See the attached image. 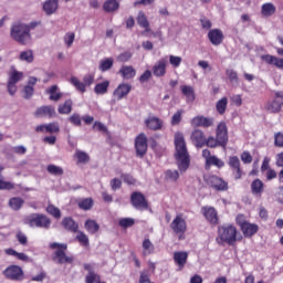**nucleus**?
<instances>
[{
    "label": "nucleus",
    "mask_w": 283,
    "mask_h": 283,
    "mask_svg": "<svg viewBox=\"0 0 283 283\" xmlns=\"http://www.w3.org/2000/svg\"><path fill=\"white\" fill-rule=\"evenodd\" d=\"M175 158L178 169L181 174H185L189 169L191 159L189 158V151L187 150V143L185 142V135L182 133L175 134Z\"/></svg>",
    "instance_id": "f257e3e1"
},
{
    "label": "nucleus",
    "mask_w": 283,
    "mask_h": 283,
    "mask_svg": "<svg viewBox=\"0 0 283 283\" xmlns=\"http://www.w3.org/2000/svg\"><path fill=\"white\" fill-rule=\"evenodd\" d=\"M10 38L20 45H30L32 43V34L28 24L18 21L13 22L10 28Z\"/></svg>",
    "instance_id": "f03ea898"
},
{
    "label": "nucleus",
    "mask_w": 283,
    "mask_h": 283,
    "mask_svg": "<svg viewBox=\"0 0 283 283\" xmlns=\"http://www.w3.org/2000/svg\"><path fill=\"white\" fill-rule=\"evenodd\" d=\"M218 244H230L233 247L235 242H238V229L234 226H221L218 229V237H217Z\"/></svg>",
    "instance_id": "7ed1b4c3"
},
{
    "label": "nucleus",
    "mask_w": 283,
    "mask_h": 283,
    "mask_svg": "<svg viewBox=\"0 0 283 283\" xmlns=\"http://www.w3.org/2000/svg\"><path fill=\"white\" fill-rule=\"evenodd\" d=\"M25 224H29L32 229H50L52 226V219L45 214L33 213L25 219Z\"/></svg>",
    "instance_id": "20e7f679"
},
{
    "label": "nucleus",
    "mask_w": 283,
    "mask_h": 283,
    "mask_svg": "<svg viewBox=\"0 0 283 283\" xmlns=\"http://www.w3.org/2000/svg\"><path fill=\"white\" fill-rule=\"evenodd\" d=\"M50 249H57L55 252V258L60 264H72L74 262V256H66L65 251H67V244L65 243H50Z\"/></svg>",
    "instance_id": "39448f33"
},
{
    "label": "nucleus",
    "mask_w": 283,
    "mask_h": 283,
    "mask_svg": "<svg viewBox=\"0 0 283 283\" xmlns=\"http://www.w3.org/2000/svg\"><path fill=\"white\" fill-rule=\"evenodd\" d=\"M2 273L7 280L12 282H21L24 277L23 269L19 265H9Z\"/></svg>",
    "instance_id": "423d86ee"
},
{
    "label": "nucleus",
    "mask_w": 283,
    "mask_h": 283,
    "mask_svg": "<svg viewBox=\"0 0 283 283\" xmlns=\"http://www.w3.org/2000/svg\"><path fill=\"white\" fill-rule=\"evenodd\" d=\"M202 158L206 160V169H209L211 166L218 167V169H222V167H224V161L212 155L209 149L202 150Z\"/></svg>",
    "instance_id": "0eeeda50"
},
{
    "label": "nucleus",
    "mask_w": 283,
    "mask_h": 283,
    "mask_svg": "<svg viewBox=\"0 0 283 283\" xmlns=\"http://www.w3.org/2000/svg\"><path fill=\"white\" fill-rule=\"evenodd\" d=\"M216 138L219 140L220 147H227L229 143V130L227 129V123L220 122L216 129Z\"/></svg>",
    "instance_id": "6e6552de"
},
{
    "label": "nucleus",
    "mask_w": 283,
    "mask_h": 283,
    "mask_svg": "<svg viewBox=\"0 0 283 283\" xmlns=\"http://www.w3.org/2000/svg\"><path fill=\"white\" fill-rule=\"evenodd\" d=\"M130 202L138 211H145V209L149 208L147 199H145V196L140 192H133L130 196Z\"/></svg>",
    "instance_id": "1a4fd4ad"
},
{
    "label": "nucleus",
    "mask_w": 283,
    "mask_h": 283,
    "mask_svg": "<svg viewBox=\"0 0 283 283\" xmlns=\"http://www.w3.org/2000/svg\"><path fill=\"white\" fill-rule=\"evenodd\" d=\"M207 184L212 188L216 189V191H227L229 189V184L224 181V179L212 175L208 177Z\"/></svg>",
    "instance_id": "9d476101"
},
{
    "label": "nucleus",
    "mask_w": 283,
    "mask_h": 283,
    "mask_svg": "<svg viewBox=\"0 0 283 283\" xmlns=\"http://www.w3.org/2000/svg\"><path fill=\"white\" fill-rule=\"evenodd\" d=\"M283 105V92L276 91L274 92V99L268 104V111L271 114H277L282 109Z\"/></svg>",
    "instance_id": "9b49d317"
},
{
    "label": "nucleus",
    "mask_w": 283,
    "mask_h": 283,
    "mask_svg": "<svg viewBox=\"0 0 283 283\" xmlns=\"http://www.w3.org/2000/svg\"><path fill=\"white\" fill-rule=\"evenodd\" d=\"M136 154L143 158L147 154V136L139 134L135 139Z\"/></svg>",
    "instance_id": "f8f14e48"
},
{
    "label": "nucleus",
    "mask_w": 283,
    "mask_h": 283,
    "mask_svg": "<svg viewBox=\"0 0 283 283\" xmlns=\"http://www.w3.org/2000/svg\"><path fill=\"white\" fill-rule=\"evenodd\" d=\"M170 228L175 233H185L187 231V220L182 214H177L170 223Z\"/></svg>",
    "instance_id": "ddd939ff"
},
{
    "label": "nucleus",
    "mask_w": 283,
    "mask_h": 283,
    "mask_svg": "<svg viewBox=\"0 0 283 283\" xmlns=\"http://www.w3.org/2000/svg\"><path fill=\"white\" fill-rule=\"evenodd\" d=\"M228 165L232 170L234 180H240V178H242V168L240 167V158L238 156L229 157Z\"/></svg>",
    "instance_id": "4468645a"
},
{
    "label": "nucleus",
    "mask_w": 283,
    "mask_h": 283,
    "mask_svg": "<svg viewBox=\"0 0 283 283\" xmlns=\"http://www.w3.org/2000/svg\"><path fill=\"white\" fill-rule=\"evenodd\" d=\"M132 92V85L122 83L113 92V101H123Z\"/></svg>",
    "instance_id": "2eb2a0df"
},
{
    "label": "nucleus",
    "mask_w": 283,
    "mask_h": 283,
    "mask_svg": "<svg viewBox=\"0 0 283 283\" xmlns=\"http://www.w3.org/2000/svg\"><path fill=\"white\" fill-rule=\"evenodd\" d=\"M153 74L158 78L165 76L167 74V57H163L158 60L153 66Z\"/></svg>",
    "instance_id": "dca6fc26"
},
{
    "label": "nucleus",
    "mask_w": 283,
    "mask_h": 283,
    "mask_svg": "<svg viewBox=\"0 0 283 283\" xmlns=\"http://www.w3.org/2000/svg\"><path fill=\"white\" fill-rule=\"evenodd\" d=\"M145 125L147 129H151L153 132H160V129H163V125H165V122L156 116H148L145 119Z\"/></svg>",
    "instance_id": "f3484780"
},
{
    "label": "nucleus",
    "mask_w": 283,
    "mask_h": 283,
    "mask_svg": "<svg viewBox=\"0 0 283 283\" xmlns=\"http://www.w3.org/2000/svg\"><path fill=\"white\" fill-rule=\"evenodd\" d=\"M260 60L263 63H266V65H274L279 70L283 69V59H280V57H277L275 55L263 54V55H260Z\"/></svg>",
    "instance_id": "a211bd4d"
},
{
    "label": "nucleus",
    "mask_w": 283,
    "mask_h": 283,
    "mask_svg": "<svg viewBox=\"0 0 283 283\" xmlns=\"http://www.w3.org/2000/svg\"><path fill=\"white\" fill-rule=\"evenodd\" d=\"M201 211L210 224H218V211H216V208L206 206L201 208Z\"/></svg>",
    "instance_id": "6ab92c4d"
},
{
    "label": "nucleus",
    "mask_w": 283,
    "mask_h": 283,
    "mask_svg": "<svg viewBox=\"0 0 283 283\" xmlns=\"http://www.w3.org/2000/svg\"><path fill=\"white\" fill-rule=\"evenodd\" d=\"M189 253L186 251H177L174 253V262L178 266V271H182L187 264Z\"/></svg>",
    "instance_id": "aec40b11"
},
{
    "label": "nucleus",
    "mask_w": 283,
    "mask_h": 283,
    "mask_svg": "<svg viewBox=\"0 0 283 283\" xmlns=\"http://www.w3.org/2000/svg\"><path fill=\"white\" fill-rule=\"evenodd\" d=\"M208 39L212 45H220L224 41V33L220 29H212L208 32Z\"/></svg>",
    "instance_id": "412c9836"
},
{
    "label": "nucleus",
    "mask_w": 283,
    "mask_h": 283,
    "mask_svg": "<svg viewBox=\"0 0 283 283\" xmlns=\"http://www.w3.org/2000/svg\"><path fill=\"white\" fill-rule=\"evenodd\" d=\"M214 123L213 117L197 116L192 118V127H212Z\"/></svg>",
    "instance_id": "4be33fe9"
},
{
    "label": "nucleus",
    "mask_w": 283,
    "mask_h": 283,
    "mask_svg": "<svg viewBox=\"0 0 283 283\" xmlns=\"http://www.w3.org/2000/svg\"><path fill=\"white\" fill-rule=\"evenodd\" d=\"M275 12H277V8L273 2H265L261 6V17L263 19H271Z\"/></svg>",
    "instance_id": "5701e85b"
},
{
    "label": "nucleus",
    "mask_w": 283,
    "mask_h": 283,
    "mask_svg": "<svg viewBox=\"0 0 283 283\" xmlns=\"http://www.w3.org/2000/svg\"><path fill=\"white\" fill-rule=\"evenodd\" d=\"M191 142L196 147H205L207 137H205V133L202 130L196 129L191 134Z\"/></svg>",
    "instance_id": "b1692460"
},
{
    "label": "nucleus",
    "mask_w": 283,
    "mask_h": 283,
    "mask_svg": "<svg viewBox=\"0 0 283 283\" xmlns=\"http://www.w3.org/2000/svg\"><path fill=\"white\" fill-rule=\"evenodd\" d=\"M42 10H43V12H45V14L48 17H52V14H54V12H56V10H59V0L44 1L43 6H42Z\"/></svg>",
    "instance_id": "393cba45"
},
{
    "label": "nucleus",
    "mask_w": 283,
    "mask_h": 283,
    "mask_svg": "<svg viewBox=\"0 0 283 283\" xmlns=\"http://www.w3.org/2000/svg\"><path fill=\"white\" fill-rule=\"evenodd\" d=\"M35 116H48V118H54L56 116V109L54 106H41L35 111Z\"/></svg>",
    "instance_id": "a878e982"
},
{
    "label": "nucleus",
    "mask_w": 283,
    "mask_h": 283,
    "mask_svg": "<svg viewBox=\"0 0 283 283\" xmlns=\"http://www.w3.org/2000/svg\"><path fill=\"white\" fill-rule=\"evenodd\" d=\"M181 94L186 96L187 103H193L196 101V90L191 85H181Z\"/></svg>",
    "instance_id": "bb28decb"
},
{
    "label": "nucleus",
    "mask_w": 283,
    "mask_h": 283,
    "mask_svg": "<svg viewBox=\"0 0 283 283\" xmlns=\"http://www.w3.org/2000/svg\"><path fill=\"white\" fill-rule=\"evenodd\" d=\"M259 229L258 224L248 222L243 228H241V231L244 238H253V235L258 233Z\"/></svg>",
    "instance_id": "cd10ccee"
},
{
    "label": "nucleus",
    "mask_w": 283,
    "mask_h": 283,
    "mask_svg": "<svg viewBox=\"0 0 283 283\" xmlns=\"http://www.w3.org/2000/svg\"><path fill=\"white\" fill-rule=\"evenodd\" d=\"M46 94H49L50 101H54L55 103L63 98V93H61V90L56 85L49 87Z\"/></svg>",
    "instance_id": "c85d7f7f"
},
{
    "label": "nucleus",
    "mask_w": 283,
    "mask_h": 283,
    "mask_svg": "<svg viewBox=\"0 0 283 283\" xmlns=\"http://www.w3.org/2000/svg\"><path fill=\"white\" fill-rule=\"evenodd\" d=\"M137 23L140 28H144L145 32H151V28H149V20L147 19V14H145L144 11L138 12Z\"/></svg>",
    "instance_id": "c756f323"
},
{
    "label": "nucleus",
    "mask_w": 283,
    "mask_h": 283,
    "mask_svg": "<svg viewBox=\"0 0 283 283\" xmlns=\"http://www.w3.org/2000/svg\"><path fill=\"white\" fill-rule=\"evenodd\" d=\"M251 192L253 196H262L264 193V182L260 179H255L251 184Z\"/></svg>",
    "instance_id": "7c9ffc66"
},
{
    "label": "nucleus",
    "mask_w": 283,
    "mask_h": 283,
    "mask_svg": "<svg viewBox=\"0 0 283 283\" xmlns=\"http://www.w3.org/2000/svg\"><path fill=\"white\" fill-rule=\"evenodd\" d=\"M119 74L125 80L134 78L136 76V69L134 66L123 65L119 70Z\"/></svg>",
    "instance_id": "2f4dec72"
},
{
    "label": "nucleus",
    "mask_w": 283,
    "mask_h": 283,
    "mask_svg": "<svg viewBox=\"0 0 283 283\" xmlns=\"http://www.w3.org/2000/svg\"><path fill=\"white\" fill-rule=\"evenodd\" d=\"M84 229L91 233L92 235H94V233H98V229H101V226L92 219H88L85 221L84 223Z\"/></svg>",
    "instance_id": "473e14b6"
},
{
    "label": "nucleus",
    "mask_w": 283,
    "mask_h": 283,
    "mask_svg": "<svg viewBox=\"0 0 283 283\" xmlns=\"http://www.w3.org/2000/svg\"><path fill=\"white\" fill-rule=\"evenodd\" d=\"M23 205H25V201L21 197H13L9 199V207L12 211H20Z\"/></svg>",
    "instance_id": "72a5a7b5"
},
{
    "label": "nucleus",
    "mask_w": 283,
    "mask_h": 283,
    "mask_svg": "<svg viewBox=\"0 0 283 283\" xmlns=\"http://www.w3.org/2000/svg\"><path fill=\"white\" fill-rule=\"evenodd\" d=\"M62 226L64 229H67V231H72L73 233L78 231V223H76L72 218H64Z\"/></svg>",
    "instance_id": "f704fd0d"
},
{
    "label": "nucleus",
    "mask_w": 283,
    "mask_h": 283,
    "mask_svg": "<svg viewBox=\"0 0 283 283\" xmlns=\"http://www.w3.org/2000/svg\"><path fill=\"white\" fill-rule=\"evenodd\" d=\"M114 67V59L113 57H105L99 61L98 70L99 72H107Z\"/></svg>",
    "instance_id": "c9c22d12"
},
{
    "label": "nucleus",
    "mask_w": 283,
    "mask_h": 283,
    "mask_svg": "<svg viewBox=\"0 0 283 283\" xmlns=\"http://www.w3.org/2000/svg\"><path fill=\"white\" fill-rule=\"evenodd\" d=\"M70 83H71V85H73V87H75V90H77V92H81L82 94H85V92H87V88H86L84 82H81V80H78V77L72 76L70 78Z\"/></svg>",
    "instance_id": "e433bc0d"
},
{
    "label": "nucleus",
    "mask_w": 283,
    "mask_h": 283,
    "mask_svg": "<svg viewBox=\"0 0 283 283\" xmlns=\"http://www.w3.org/2000/svg\"><path fill=\"white\" fill-rule=\"evenodd\" d=\"M19 61H23L24 63H33L34 52L32 50L22 51L19 55Z\"/></svg>",
    "instance_id": "4c0bfd02"
},
{
    "label": "nucleus",
    "mask_w": 283,
    "mask_h": 283,
    "mask_svg": "<svg viewBox=\"0 0 283 283\" xmlns=\"http://www.w3.org/2000/svg\"><path fill=\"white\" fill-rule=\"evenodd\" d=\"M107 90H109V81H104L102 83H98L94 87L95 94H98V95L107 94Z\"/></svg>",
    "instance_id": "58836bf2"
},
{
    "label": "nucleus",
    "mask_w": 283,
    "mask_h": 283,
    "mask_svg": "<svg viewBox=\"0 0 283 283\" xmlns=\"http://www.w3.org/2000/svg\"><path fill=\"white\" fill-rule=\"evenodd\" d=\"M229 105V99L227 97H222L216 104V109L218 114H224L227 112V106Z\"/></svg>",
    "instance_id": "ea45409f"
},
{
    "label": "nucleus",
    "mask_w": 283,
    "mask_h": 283,
    "mask_svg": "<svg viewBox=\"0 0 283 283\" xmlns=\"http://www.w3.org/2000/svg\"><path fill=\"white\" fill-rule=\"evenodd\" d=\"M154 243H151L149 239H145L143 241V255H151V253H154Z\"/></svg>",
    "instance_id": "a19ab883"
},
{
    "label": "nucleus",
    "mask_w": 283,
    "mask_h": 283,
    "mask_svg": "<svg viewBox=\"0 0 283 283\" xmlns=\"http://www.w3.org/2000/svg\"><path fill=\"white\" fill-rule=\"evenodd\" d=\"M76 233L75 240H77L81 247H90V238L87 234L83 231H77Z\"/></svg>",
    "instance_id": "79ce46f5"
},
{
    "label": "nucleus",
    "mask_w": 283,
    "mask_h": 283,
    "mask_svg": "<svg viewBox=\"0 0 283 283\" xmlns=\"http://www.w3.org/2000/svg\"><path fill=\"white\" fill-rule=\"evenodd\" d=\"M119 3L117 0H107L104 2V10L105 12H115V10H118Z\"/></svg>",
    "instance_id": "37998d69"
},
{
    "label": "nucleus",
    "mask_w": 283,
    "mask_h": 283,
    "mask_svg": "<svg viewBox=\"0 0 283 283\" xmlns=\"http://www.w3.org/2000/svg\"><path fill=\"white\" fill-rule=\"evenodd\" d=\"M75 158L77 159V163L81 165H86V163H90V155L83 150H76L75 151Z\"/></svg>",
    "instance_id": "c03bdc74"
},
{
    "label": "nucleus",
    "mask_w": 283,
    "mask_h": 283,
    "mask_svg": "<svg viewBox=\"0 0 283 283\" xmlns=\"http://www.w3.org/2000/svg\"><path fill=\"white\" fill-rule=\"evenodd\" d=\"M59 114H71L72 113V99L65 101L64 104H61L57 108Z\"/></svg>",
    "instance_id": "a18cd8bd"
},
{
    "label": "nucleus",
    "mask_w": 283,
    "mask_h": 283,
    "mask_svg": "<svg viewBox=\"0 0 283 283\" xmlns=\"http://www.w3.org/2000/svg\"><path fill=\"white\" fill-rule=\"evenodd\" d=\"M46 171H49V174H51V176H63L64 170L63 168H61V166H56V165H49L46 167Z\"/></svg>",
    "instance_id": "49530a36"
},
{
    "label": "nucleus",
    "mask_w": 283,
    "mask_h": 283,
    "mask_svg": "<svg viewBox=\"0 0 283 283\" xmlns=\"http://www.w3.org/2000/svg\"><path fill=\"white\" fill-rule=\"evenodd\" d=\"M22 80H23V72H19L17 70H14L9 75V83H13L15 85H17V83H19V81H22Z\"/></svg>",
    "instance_id": "de8ad7c7"
},
{
    "label": "nucleus",
    "mask_w": 283,
    "mask_h": 283,
    "mask_svg": "<svg viewBox=\"0 0 283 283\" xmlns=\"http://www.w3.org/2000/svg\"><path fill=\"white\" fill-rule=\"evenodd\" d=\"M46 213H49V216H52L56 220H59L61 218V209H59L54 205H49L46 207Z\"/></svg>",
    "instance_id": "09e8293b"
},
{
    "label": "nucleus",
    "mask_w": 283,
    "mask_h": 283,
    "mask_svg": "<svg viewBox=\"0 0 283 283\" xmlns=\"http://www.w3.org/2000/svg\"><path fill=\"white\" fill-rule=\"evenodd\" d=\"M166 180H170L171 182H176L178 178H180V172L178 170H166L165 172Z\"/></svg>",
    "instance_id": "8fccbe9b"
},
{
    "label": "nucleus",
    "mask_w": 283,
    "mask_h": 283,
    "mask_svg": "<svg viewBox=\"0 0 283 283\" xmlns=\"http://www.w3.org/2000/svg\"><path fill=\"white\" fill-rule=\"evenodd\" d=\"M93 206L94 201L92 200V198H86L78 202V207L80 209H83V211H90Z\"/></svg>",
    "instance_id": "3c124183"
},
{
    "label": "nucleus",
    "mask_w": 283,
    "mask_h": 283,
    "mask_svg": "<svg viewBox=\"0 0 283 283\" xmlns=\"http://www.w3.org/2000/svg\"><path fill=\"white\" fill-rule=\"evenodd\" d=\"M75 39H76V34L74 32L65 33L63 41L66 48H70L71 45H73Z\"/></svg>",
    "instance_id": "603ef678"
},
{
    "label": "nucleus",
    "mask_w": 283,
    "mask_h": 283,
    "mask_svg": "<svg viewBox=\"0 0 283 283\" xmlns=\"http://www.w3.org/2000/svg\"><path fill=\"white\" fill-rule=\"evenodd\" d=\"M226 74L230 81V83H235V85H238L239 83V78H238V72H235L234 70L232 69H228L226 71Z\"/></svg>",
    "instance_id": "864d4df0"
},
{
    "label": "nucleus",
    "mask_w": 283,
    "mask_h": 283,
    "mask_svg": "<svg viewBox=\"0 0 283 283\" xmlns=\"http://www.w3.org/2000/svg\"><path fill=\"white\" fill-rule=\"evenodd\" d=\"M205 145L211 149H216V147H220V142L217 139V137L210 136L208 139H206Z\"/></svg>",
    "instance_id": "5fc2aeb1"
},
{
    "label": "nucleus",
    "mask_w": 283,
    "mask_h": 283,
    "mask_svg": "<svg viewBox=\"0 0 283 283\" xmlns=\"http://www.w3.org/2000/svg\"><path fill=\"white\" fill-rule=\"evenodd\" d=\"M61 132V127L57 123L46 124V134H59Z\"/></svg>",
    "instance_id": "6e6d98bb"
},
{
    "label": "nucleus",
    "mask_w": 283,
    "mask_h": 283,
    "mask_svg": "<svg viewBox=\"0 0 283 283\" xmlns=\"http://www.w3.org/2000/svg\"><path fill=\"white\" fill-rule=\"evenodd\" d=\"M14 189V184L0 179V191H10Z\"/></svg>",
    "instance_id": "4d7b16f0"
},
{
    "label": "nucleus",
    "mask_w": 283,
    "mask_h": 283,
    "mask_svg": "<svg viewBox=\"0 0 283 283\" xmlns=\"http://www.w3.org/2000/svg\"><path fill=\"white\" fill-rule=\"evenodd\" d=\"M169 63L172 67H180V64L182 63V57L177 55H169Z\"/></svg>",
    "instance_id": "13d9d810"
},
{
    "label": "nucleus",
    "mask_w": 283,
    "mask_h": 283,
    "mask_svg": "<svg viewBox=\"0 0 283 283\" xmlns=\"http://www.w3.org/2000/svg\"><path fill=\"white\" fill-rule=\"evenodd\" d=\"M119 227L127 229L129 227H134V219L132 218H123L119 220Z\"/></svg>",
    "instance_id": "bf43d9fd"
},
{
    "label": "nucleus",
    "mask_w": 283,
    "mask_h": 283,
    "mask_svg": "<svg viewBox=\"0 0 283 283\" xmlns=\"http://www.w3.org/2000/svg\"><path fill=\"white\" fill-rule=\"evenodd\" d=\"M241 160L244 163V165H251V163H253V157L251 156L250 151H243L241 154Z\"/></svg>",
    "instance_id": "052dcab7"
},
{
    "label": "nucleus",
    "mask_w": 283,
    "mask_h": 283,
    "mask_svg": "<svg viewBox=\"0 0 283 283\" xmlns=\"http://www.w3.org/2000/svg\"><path fill=\"white\" fill-rule=\"evenodd\" d=\"M182 120V111H177L171 118V125H178Z\"/></svg>",
    "instance_id": "680f3d73"
},
{
    "label": "nucleus",
    "mask_w": 283,
    "mask_h": 283,
    "mask_svg": "<svg viewBox=\"0 0 283 283\" xmlns=\"http://www.w3.org/2000/svg\"><path fill=\"white\" fill-rule=\"evenodd\" d=\"M120 187H123V181H120V179L114 178L111 180V188L113 191H118Z\"/></svg>",
    "instance_id": "e2e57ef3"
},
{
    "label": "nucleus",
    "mask_w": 283,
    "mask_h": 283,
    "mask_svg": "<svg viewBox=\"0 0 283 283\" xmlns=\"http://www.w3.org/2000/svg\"><path fill=\"white\" fill-rule=\"evenodd\" d=\"M274 145H275V147L283 148V133H276L274 135Z\"/></svg>",
    "instance_id": "0e129e2a"
},
{
    "label": "nucleus",
    "mask_w": 283,
    "mask_h": 283,
    "mask_svg": "<svg viewBox=\"0 0 283 283\" xmlns=\"http://www.w3.org/2000/svg\"><path fill=\"white\" fill-rule=\"evenodd\" d=\"M129 59H132V54L129 52H124L117 56V61H119V63H127Z\"/></svg>",
    "instance_id": "69168bd1"
},
{
    "label": "nucleus",
    "mask_w": 283,
    "mask_h": 283,
    "mask_svg": "<svg viewBox=\"0 0 283 283\" xmlns=\"http://www.w3.org/2000/svg\"><path fill=\"white\" fill-rule=\"evenodd\" d=\"M70 123H72V125H76L77 127L81 126V115L74 113L70 118H69Z\"/></svg>",
    "instance_id": "338daca9"
},
{
    "label": "nucleus",
    "mask_w": 283,
    "mask_h": 283,
    "mask_svg": "<svg viewBox=\"0 0 283 283\" xmlns=\"http://www.w3.org/2000/svg\"><path fill=\"white\" fill-rule=\"evenodd\" d=\"M149 78H151V71L147 70V71H145V72L140 75L139 81H140L142 83H147V81H149Z\"/></svg>",
    "instance_id": "774afa93"
}]
</instances>
